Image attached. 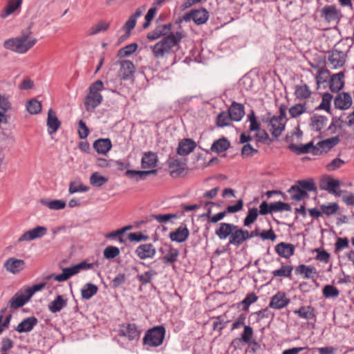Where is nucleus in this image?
Returning a JSON list of instances; mask_svg holds the SVG:
<instances>
[{
	"label": "nucleus",
	"instance_id": "nucleus-13",
	"mask_svg": "<svg viewBox=\"0 0 354 354\" xmlns=\"http://www.w3.org/2000/svg\"><path fill=\"white\" fill-rule=\"evenodd\" d=\"M160 252L162 253V260L166 265H169L175 263L179 256V251L178 249L174 248L171 245H165V248H161Z\"/></svg>",
	"mask_w": 354,
	"mask_h": 354
},
{
	"label": "nucleus",
	"instance_id": "nucleus-56",
	"mask_svg": "<svg viewBox=\"0 0 354 354\" xmlns=\"http://www.w3.org/2000/svg\"><path fill=\"white\" fill-rule=\"evenodd\" d=\"M123 335L127 337L129 340L134 339L138 335V331L136 324H129L123 331Z\"/></svg>",
	"mask_w": 354,
	"mask_h": 354
},
{
	"label": "nucleus",
	"instance_id": "nucleus-55",
	"mask_svg": "<svg viewBox=\"0 0 354 354\" xmlns=\"http://www.w3.org/2000/svg\"><path fill=\"white\" fill-rule=\"evenodd\" d=\"M270 207L272 212H289L291 210V207L288 203H286L281 201L270 203Z\"/></svg>",
	"mask_w": 354,
	"mask_h": 354
},
{
	"label": "nucleus",
	"instance_id": "nucleus-22",
	"mask_svg": "<svg viewBox=\"0 0 354 354\" xmlns=\"http://www.w3.org/2000/svg\"><path fill=\"white\" fill-rule=\"evenodd\" d=\"M274 250L281 257L289 259L294 254L295 248L292 243L281 242L276 245Z\"/></svg>",
	"mask_w": 354,
	"mask_h": 354
},
{
	"label": "nucleus",
	"instance_id": "nucleus-61",
	"mask_svg": "<svg viewBox=\"0 0 354 354\" xmlns=\"http://www.w3.org/2000/svg\"><path fill=\"white\" fill-rule=\"evenodd\" d=\"M315 252L317 253L315 259L321 262L327 263L329 261L330 255L324 250L317 248L315 250Z\"/></svg>",
	"mask_w": 354,
	"mask_h": 354
},
{
	"label": "nucleus",
	"instance_id": "nucleus-26",
	"mask_svg": "<svg viewBox=\"0 0 354 354\" xmlns=\"http://www.w3.org/2000/svg\"><path fill=\"white\" fill-rule=\"evenodd\" d=\"M168 165L171 169L170 175L173 178L180 176L185 171V163L178 159L171 158L169 160Z\"/></svg>",
	"mask_w": 354,
	"mask_h": 354
},
{
	"label": "nucleus",
	"instance_id": "nucleus-5",
	"mask_svg": "<svg viewBox=\"0 0 354 354\" xmlns=\"http://www.w3.org/2000/svg\"><path fill=\"white\" fill-rule=\"evenodd\" d=\"M286 109V105H280L279 115L272 117L268 121V128L275 138L279 137L285 129Z\"/></svg>",
	"mask_w": 354,
	"mask_h": 354
},
{
	"label": "nucleus",
	"instance_id": "nucleus-8",
	"mask_svg": "<svg viewBox=\"0 0 354 354\" xmlns=\"http://www.w3.org/2000/svg\"><path fill=\"white\" fill-rule=\"evenodd\" d=\"M243 201L242 199H239L237 201L236 205H228L225 210L218 214L210 216L211 210L209 209L207 213L206 216L209 217V222L212 223H216L219 221L222 220L227 214V213H236L239 212L243 209Z\"/></svg>",
	"mask_w": 354,
	"mask_h": 354
},
{
	"label": "nucleus",
	"instance_id": "nucleus-48",
	"mask_svg": "<svg viewBox=\"0 0 354 354\" xmlns=\"http://www.w3.org/2000/svg\"><path fill=\"white\" fill-rule=\"evenodd\" d=\"M110 26L109 22L100 21L95 25L91 27L88 31V35H94L102 31L106 30Z\"/></svg>",
	"mask_w": 354,
	"mask_h": 354
},
{
	"label": "nucleus",
	"instance_id": "nucleus-10",
	"mask_svg": "<svg viewBox=\"0 0 354 354\" xmlns=\"http://www.w3.org/2000/svg\"><path fill=\"white\" fill-rule=\"evenodd\" d=\"M3 268L8 272L17 274L25 269L26 263L22 259L10 257L3 263Z\"/></svg>",
	"mask_w": 354,
	"mask_h": 354
},
{
	"label": "nucleus",
	"instance_id": "nucleus-42",
	"mask_svg": "<svg viewBox=\"0 0 354 354\" xmlns=\"http://www.w3.org/2000/svg\"><path fill=\"white\" fill-rule=\"evenodd\" d=\"M97 290L98 288L96 285L91 283H87L81 290L82 297L84 299H90L97 292Z\"/></svg>",
	"mask_w": 354,
	"mask_h": 354
},
{
	"label": "nucleus",
	"instance_id": "nucleus-46",
	"mask_svg": "<svg viewBox=\"0 0 354 354\" xmlns=\"http://www.w3.org/2000/svg\"><path fill=\"white\" fill-rule=\"evenodd\" d=\"M330 76V72L328 70L321 68L318 70L316 75L315 80L317 86V88H319L322 84L328 82V80Z\"/></svg>",
	"mask_w": 354,
	"mask_h": 354
},
{
	"label": "nucleus",
	"instance_id": "nucleus-60",
	"mask_svg": "<svg viewBox=\"0 0 354 354\" xmlns=\"http://www.w3.org/2000/svg\"><path fill=\"white\" fill-rule=\"evenodd\" d=\"M120 249L116 246H107L103 251L104 258L113 259L120 254Z\"/></svg>",
	"mask_w": 354,
	"mask_h": 354
},
{
	"label": "nucleus",
	"instance_id": "nucleus-49",
	"mask_svg": "<svg viewBox=\"0 0 354 354\" xmlns=\"http://www.w3.org/2000/svg\"><path fill=\"white\" fill-rule=\"evenodd\" d=\"M138 48V44L133 43L125 46L118 51V57L124 58L133 54Z\"/></svg>",
	"mask_w": 354,
	"mask_h": 354
},
{
	"label": "nucleus",
	"instance_id": "nucleus-23",
	"mask_svg": "<svg viewBox=\"0 0 354 354\" xmlns=\"http://www.w3.org/2000/svg\"><path fill=\"white\" fill-rule=\"evenodd\" d=\"M46 124L48 127V133L50 135L56 133L61 127V122L57 117L56 113L51 109L48 111Z\"/></svg>",
	"mask_w": 354,
	"mask_h": 354
},
{
	"label": "nucleus",
	"instance_id": "nucleus-28",
	"mask_svg": "<svg viewBox=\"0 0 354 354\" xmlns=\"http://www.w3.org/2000/svg\"><path fill=\"white\" fill-rule=\"evenodd\" d=\"M37 323L38 320L35 317H28L21 322L15 330L19 333H28L33 329Z\"/></svg>",
	"mask_w": 354,
	"mask_h": 354
},
{
	"label": "nucleus",
	"instance_id": "nucleus-24",
	"mask_svg": "<svg viewBox=\"0 0 354 354\" xmlns=\"http://www.w3.org/2000/svg\"><path fill=\"white\" fill-rule=\"evenodd\" d=\"M189 236V231L185 225H180L174 231L169 233V238L177 243L185 242Z\"/></svg>",
	"mask_w": 354,
	"mask_h": 354
},
{
	"label": "nucleus",
	"instance_id": "nucleus-9",
	"mask_svg": "<svg viewBox=\"0 0 354 354\" xmlns=\"http://www.w3.org/2000/svg\"><path fill=\"white\" fill-rule=\"evenodd\" d=\"M146 10V7L143 6L142 8H138L135 13L131 15L124 25L122 27V29L125 32V35L120 38V40L124 41L126 39H127L130 35L131 31L135 28L137 22L138 18H139L143 13V12Z\"/></svg>",
	"mask_w": 354,
	"mask_h": 354
},
{
	"label": "nucleus",
	"instance_id": "nucleus-50",
	"mask_svg": "<svg viewBox=\"0 0 354 354\" xmlns=\"http://www.w3.org/2000/svg\"><path fill=\"white\" fill-rule=\"evenodd\" d=\"M320 209L322 212V215L331 216L335 214L339 210V205L337 203H330L328 205H322Z\"/></svg>",
	"mask_w": 354,
	"mask_h": 354
},
{
	"label": "nucleus",
	"instance_id": "nucleus-44",
	"mask_svg": "<svg viewBox=\"0 0 354 354\" xmlns=\"http://www.w3.org/2000/svg\"><path fill=\"white\" fill-rule=\"evenodd\" d=\"M327 118L322 115H314L311 118L312 129L316 131H319L326 126Z\"/></svg>",
	"mask_w": 354,
	"mask_h": 354
},
{
	"label": "nucleus",
	"instance_id": "nucleus-57",
	"mask_svg": "<svg viewBox=\"0 0 354 354\" xmlns=\"http://www.w3.org/2000/svg\"><path fill=\"white\" fill-rule=\"evenodd\" d=\"M26 109L30 114H37L41 111V105L39 101L33 99L28 102Z\"/></svg>",
	"mask_w": 354,
	"mask_h": 354
},
{
	"label": "nucleus",
	"instance_id": "nucleus-34",
	"mask_svg": "<svg viewBox=\"0 0 354 354\" xmlns=\"http://www.w3.org/2000/svg\"><path fill=\"white\" fill-rule=\"evenodd\" d=\"M158 162V156L153 152H147L145 153L142 161L141 165L143 169H151L156 167Z\"/></svg>",
	"mask_w": 354,
	"mask_h": 354
},
{
	"label": "nucleus",
	"instance_id": "nucleus-20",
	"mask_svg": "<svg viewBox=\"0 0 354 354\" xmlns=\"http://www.w3.org/2000/svg\"><path fill=\"white\" fill-rule=\"evenodd\" d=\"M30 300L27 293L24 292V289L18 291L9 301V306L12 309H17L22 307Z\"/></svg>",
	"mask_w": 354,
	"mask_h": 354
},
{
	"label": "nucleus",
	"instance_id": "nucleus-3",
	"mask_svg": "<svg viewBox=\"0 0 354 354\" xmlns=\"http://www.w3.org/2000/svg\"><path fill=\"white\" fill-rule=\"evenodd\" d=\"M103 89L104 84L101 80H97L90 85L84 102L86 111H93L102 103L103 97L100 92Z\"/></svg>",
	"mask_w": 354,
	"mask_h": 354
},
{
	"label": "nucleus",
	"instance_id": "nucleus-19",
	"mask_svg": "<svg viewBox=\"0 0 354 354\" xmlns=\"http://www.w3.org/2000/svg\"><path fill=\"white\" fill-rule=\"evenodd\" d=\"M248 230L239 228L236 225V229L233 230L231 236L229 238V244L240 246L247 240Z\"/></svg>",
	"mask_w": 354,
	"mask_h": 354
},
{
	"label": "nucleus",
	"instance_id": "nucleus-30",
	"mask_svg": "<svg viewBox=\"0 0 354 354\" xmlns=\"http://www.w3.org/2000/svg\"><path fill=\"white\" fill-rule=\"evenodd\" d=\"M344 73L339 72L331 76L329 88L332 92L337 93L339 91L344 85Z\"/></svg>",
	"mask_w": 354,
	"mask_h": 354
},
{
	"label": "nucleus",
	"instance_id": "nucleus-52",
	"mask_svg": "<svg viewBox=\"0 0 354 354\" xmlns=\"http://www.w3.org/2000/svg\"><path fill=\"white\" fill-rule=\"evenodd\" d=\"M306 104H297L289 109V114L293 118H297L306 112Z\"/></svg>",
	"mask_w": 354,
	"mask_h": 354
},
{
	"label": "nucleus",
	"instance_id": "nucleus-1",
	"mask_svg": "<svg viewBox=\"0 0 354 354\" xmlns=\"http://www.w3.org/2000/svg\"><path fill=\"white\" fill-rule=\"evenodd\" d=\"M171 26L172 25L170 23L159 25L147 35V39L151 41L164 37L161 40L151 46L153 55L158 59L165 58L175 53L176 50L180 49V42L185 37V34L183 31L172 32L171 31Z\"/></svg>",
	"mask_w": 354,
	"mask_h": 354
},
{
	"label": "nucleus",
	"instance_id": "nucleus-7",
	"mask_svg": "<svg viewBox=\"0 0 354 354\" xmlns=\"http://www.w3.org/2000/svg\"><path fill=\"white\" fill-rule=\"evenodd\" d=\"M320 16L329 24H337L342 17V14L335 6L327 5L321 9Z\"/></svg>",
	"mask_w": 354,
	"mask_h": 354
},
{
	"label": "nucleus",
	"instance_id": "nucleus-14",
	"mask_svg": "<svg viewBox=\"0 0 354 354\" xmlns=\"http://www.w3.org/2000/svg\"><path fill=\"white\" fill-rule=\"evenodd\" d=\"M120 65L119 77L124 80H129L135 73V66L129 60H121L118 62Z\"/></svg>",
	"mask_w": 354,
	"mask_h": 354
},
{
	"label": "nucleus",
	"instance_id": "nucleus-54",
	"mask_svg": "<svg viewBox=\"0 0 354 354\" xmlns=\"http://www.w3.org/2000/svg\"><path fill=\"white\" fill-rule=\"evenodd\" d=\"M339 295L338 289L332 285H326L323 288V295L326 298H336Z\"/></svg>",
	"mask_w": 354,
	"mask_h": 354
},
{
	"label": "nucleus",
	"instance_id": "nucleus-41",
	"mask_svg": "<svg viewBox=\"0 0 354 354\" xmlns=\"http://www.w3.org/2000/svg\"><path fill=\"white\" fill-rule=\"evenodd\" d=\"M230 143L225 138H221L214 141L211 147V150L216 153H221L227 150Z\"/></svg>",
	"mask_w": 354,
	"mask_h": 354
},
{
	"label": "nucleus",
	"instance_id": "nucleus-62",
	"mask_svg": "<svg viewBox=\"0 0 354 354\" xmlns=\"http://www.w3.org/2000/svg\"><path fill=\"white\" fill-rule=\"evenodd\" d=\"M46 286V283H40L35 284L32 287H27L24 288V292L27 293L28 297L30 299L32 296L37 291L42 290Z\"/></svg>",
	"mask_w": 354,
	"mask_h": 354
},
{
	"label": "nucleus",
	"instance_id": "nucleus-45",
	"mask_svg": "<svg viewBox=\"0 0 354 354\" xmlns=\"http://www.w3.org/2000/svg\"><path fill=\"white\" fill-rule=\"evenodd\" d=\"M41 204L47 207L50 209L59 210L65 208L66 204V202L62 200H51V201H41Z\"/></svg>",
	"mask_w": 354,
	"mask_h": 354
},
{
	"label": "nucleus",
	"instance_id": "nucleus-39",
	"mask_svg": "<svg viewBox=\"0 0 354 354\" xmlns=\"http://www.w3.org/2000/svg\"><path fill=\"white\" fill-rule=\"evenodd\" d=\"M288 192L290 194L291 198L296 201L308 197V193L297 185L291 186Z\"/></svg>",
	"mask_w": 354,
	"mask_h": 354
},
{
	"label": "nucleus",
	"instance_id": "nucleus-63",
	"mask_svg": "<svg viewBox=\"0 0 354 354\" xmlns=\"http://www.w3.org/2000/svg\"><path fill=\"white\" fill-rule=\"evenodd\" d=\"M303 190L307 192H311L316 189L315 184L313 180H299L297 185Z\"/></svg>",
	"mask_w": 354,
	"mask_h": 354
},
{
	"label": "nucleus",
	"instance_id": "nucleus-43",
	"mask_svg": "<svg viewBox=\"0 0 354 354\" xmlns=\"http://www.w3.org/2000/svg\"><path fill=\"white\" fill-rule=\"evenodd\" d=\"M66 305V300L62 295H58L55 300L48 305L50 311L53 313L59 312Z\"/></svg>",
	"mask_w": 354,
	"mask_h": 354
},
{
	"label": "nucleus",
	"instance_id": "nucleus-6",
	"mask_svg": "<svg viewBox=\"0 0 354 354\" xmlns=\"http://www.w3.org/2000/svg\"><path fill=\"white\" fill-rule=\"evenodd\" d=\"M95 265V263H87L86 261H83L73 266L63 268L62 274L57 275H52L51 277L57 281H64L72 276L79 273L82 270H87L93 268Z\"/></svg>",
	"mask_w": 354,
	"mask_h": 354
},
{
	"label": "nucleus",
	"instance_id": "nucleus-64",
	"mask_svg": "<svg viewBox=\"0 0 354 354\" xmlns=\"http://www.w3.org/2000/svg\"><path fill=\"white\" fill-rule=\"evenodd\" d=\"M12 109V104L9 97L0 95V110L5 112Z\"/></svg>",
	"mask_w": 354,
	"mask_h": 354
},
{
	"label": "nucleus",
	"instance_id": "nucleus-27",
	"mask_svg": "<svg viewBox=\"0 0 354 354\" xmlns=\"http://www.w3.org/2000/svg\"><path fill=\"white\" fill-rule=\"evenodd\" d=\"M236 229V225L227 223H221L218 227L216 230V235L221 240L230 237L233 230Z\"/></svg>",
	"mask_w": 354,
	"mask_h": 354
},
{
	"label": "nucleus",
	"instance_id": "nucleus-51",
	"mask_svg": "<svg viewBox=\"0 0 354 354\" xmlns=\"http://www.w3.org/2000/svg\"><path fill=\"white\" fill-rule=\"evenodd\" d=\"M88 190V187L84 185L81 182L73 181L69 184L68 192L71 194L77 192H86Z\"/></svg>",
	"mask_w": 354,
	"mask_h": 354
},
{
	"label": "nucleus",
	"instance_id": "nucleus-12",
	"mask_svg": "<svg viewBox=\"0 0 354 354\" xmlns=\"http://www.w3.org/2000/svg\"><path fill=\"white\" fill-rule=\"evenodd\" d=\"M290 301L286 292L279 291L271 297L268 306L274 310H280L286 307Z\"/></svg>",
	"mask_w": 354,
	"mask_h": 354
},
{
	"label": "nucleus",
	"instance_id": "nucleus-16",
	"mask_svg": "<svg viewBox=\"0 0 354 354\" xmlns=\"http://www.w3.org/2000/svg\"><path fill=\"white\" fill-rule=\"evenodd\" d=\"M288 148L298 155L305 153H312L315 156L319 155V152H317V149H315L313 142H310L305 145L291 144L289 145Z\"/></svg>",
	"mask_w": 354,
	"mask_h": 354
},
{
	"label": "nucleus",
	"instance_id": "nucleus-4",
	"mask_svg": "<svg viewBox=\"0 0 354 354\" xmlns=\"http://www.w3.org/2000/svg\"><path fill=\"white\" fill-rule=\"evenodd\" d=\"M166 334L163 326H156L147 330L142 338V344L147 350L156 348L162 344Z\"/></svg>",
	"mask_w": 354,
	"mask_h": 354
},
{
	"label": "nucleus",
	"instance_id": "nucleus-31",
	"mask_svg": "<svg viewBox=\"0 0 354 354\" xmlns=\"http://www.w3.org/2000/svg\"><path fill=\"white\" fill-rule=\"evenodd\" d=\"M339 142L337 137L328 138L321 142H319L317 145H315V149H317L319 155L326 153L335 146Z\"/></svg>",
	"mask_w": 354,
	"mask_h": 354
},
{
	"label": "nucleus",
	"instance_id": "nucleus-35",
	"mask_svg": "<svg viewBox=\"0 0 354 354\" xmlns=\"http://www.w3.org/2000/svg\"><path fill=\"white\" fill-rule=\"evenodd\" d=\"M22 0H9L6 7L1 11L0 17L6 19L17 10L21 5Z\"/></svg>",
	"mask_w": 354,
	"mask_h": 354
},
{
	"label": "nucleus",
	"instance_id": "nucleus-29",
	"mask_svg": "<svg viewBox=\"0 0 354 354\" xmlns=\"http://www.w3.org/2000/svg\"><path fill=\"white\" fill-rule=\"evenodd\" d=\"M232 121L239 122L245 115L244 106L241 104L234 102L228 109Z\"/></svg>",
	"mask_w": 354,
	"mask_h": 354
},
{
	"label": "nucleus",
	"instance_id": "nucleus-47",
	"mask_svg": "<svg viewBox=\"0 0 354 354\" xmlns=\"http://www.w3.org/2000/svg\"><path fill=\"white\" fill-rule=\"evenodd\" d=\"M108 182V178L100 175L98 172L93 173L89 179L90 184L93 187H100Z\"/></svg>",
	"mask_w": 354,
	"mask_h": 354
},
{
	"label": "nucleus",
	"instance_id": "nucleus-25",
	"mask_svg": "<svg viewBox=\"0 0 354 354\" xmlns=\"http://www.w3.org/2000/svg\"><path fill=\"white\" fill-rule=\"evenodd\" d=\"M93 147L97 153L106 155L112 148L111 141L109 138H99L93 142Z\"/></svg>",
	"mask_w": 354,
	"mask_h": 354
},
{
	"label": "nucleus",
	"instance_id": "nucleus-40",
	"mask_svg": "<svg viewBox=\"0 0 354 354\" xmlns=\"http://www.w3.org/2000/svg\"><path fill=\"white\" fill-rule=\"evenodd\" d=\"M293 270V266L290 265L281 264L279 269L273 270L272 274L274 277L290 278Z\"/></svg>",
	"mask_w": 354,
	"mask_h": 354
},
{
	"label": "nucleus",
	"instance_id": "nucleus-38",
	"mask_svg": "<svg viewBox=\"0 0 354 354\" xmlns=\"http://www.w3.org/2000/svg\"><path fill=\"white\" fill-rule=\"evenodd\" d=\"M294 313L306 319H311L315 317L314 308L310 306H301L299 309L295 310Z\"/></svg>",
	"mask_w": 354,
	"mask_h": 354
},
{
	"label": "nucleus",
	"instance_id": "nucleus-59",
	"mask_svg": "<svg viewBox=\"0 0 354 354\" xmlns=\"http://www.w3.org/2000/svg\"><path fill=\"white\" fill-rule=\"evenodd\" d=\"M333 99V95L328 93H325L322 95V102L318 106L319 109L325 110L327 112L330 111V102Z\"/></svg>",
	"mask_w": 354,
	"mask_h": 354
},
{
	"label": "nucleus",
	"instance_id": "nucleus-58",
	"mask_svg": "<svg viewBox=\"0 0 354 354\" xmlns=\"http://www.w3.org/2000/svg\"><path fill=\"white\" fill-rule=\"evenodd\" d=\"M259 212L257 208H252L248 210V214L244 219L243 224L245 226H250L257 218Z\"/></svg>",
	"mask_w": 354,
	"mask_h": 354
},
{
	"label": "nucleus",
	"instance_id": "nucleus-21",
	"mask_svg": "<svg viewBox=\"0 0 354 354\" xmlns=\"http://www.w3.org/2000/svg\"><path fill=\"white\" fill-rule=\"evenodd\" d=\"M334 104L336 109L346 110L352 105V97L347 93H339L335 98Z\"/></svg>",
	"mask_w": 354,
	"mask_h": 354
},
{
	"label": "nucleus",
	"instance_id": "nucleus-36",
	"mask_svg": "<svg viewBox=\"0 0 354 354\" xmlns=\"http://www.w3.org/2000/svg\"><path fill=\"white\" fill-rule=\"evenodd\" d=\"M156 169H151L149 171H137L129 169L126 171V176L131 178L135 179L136 181L145 180L146 177L150 174H156Z\"/></svg>",
	"mask_w": 354,
	"mask_h": 354
},
{
	"label": "nucleus",
	"instance_id": "nucleus-53",
	"mask_svg": "<svg viewBox=\"0 0 354 354\" xmlns=\"http://www.w3.org/2000/svg\"><path fill=\"white\" fill-rule=\"evenodd\" d=\"M230 121H232V119L228 111L220 113L216 118V124L220 127L228 126Z\"/></svg>",
	"mask_w": 354,
	"mask_h": 354
},
{
	"label": "nucleus",
	"instance_id": "nucleus-2",
	"mask_svg": "<svg viewBox=\"0 0 354 354\" xmlns=\"http://www.w3.org/2000/svg\"><path fill=\"white\" fill-rule=\"evenodd\" d=\"M37 39L32 37L30 29L21 31V34L15 37L6 39L3 47L18 54H25L30 50L37 42Z\"/></svg>",
	"mask_w": 354,
	"mask_h": 354
},
{
	"label": "nucleus",
	"instance_id": "nucleus-15",
	"mask_svg": "<svg viewBox=\"0 0 354 354\" xmlns=\"http://www.w3.org/2000/svg\"><path fill=\"white\" fill-rule=\"evenodd\" d=\"M135 253L142 260L152 259L156 254V250L152 243L140 245L136 249Z\"/></svg>",
	"mask_w": 354,
	"mask_h": 354
},
{
	"label": "nucleus",
	"instance_id": "nucleus-11",
	"mask_svg": "<svg viewBox=\"0 0 354 354\" xmlns=\"http://www.w3.org/2000/svg\"><path fill=\"white\" fill-rule=\"evenodd\" d=\"M47 234V228L44 226H37L22 234L19 239V242L31 241L36 239H40Z\"/></svg>",
	"mask_w": 354,
	"mask_h": 354
},
{
	"label": "nucleus",
	"instance_id": "nucleus-32",
	"mask_svg": "<svg viewBox=\"0 0 354 354\" xmlns=\"http://www.w3.org/2000/svg\"><path fill=\"white\" fill-rule=\"evenodd\" d=\"M296 274H304L305 279H314L317 275V270L313 266H309L304 264L298 266L295 269Z\"/></svg>",
	"mask_w": 354,
	"mask_h": 354
},
{
	"label": "nucleus",
	"instance_id": "nucleus-33",
	"mask_svg": "<svg viewBox=\"0 0 354 354\" xmlns=\"http://www.w3.org/2000/svg\"><path fill=\"white\" fill-rule=\"evenodd\" d=\"M196 144L191 139H185L180 142L177 153L180 156H186L190 153L196 148Z\"/></svg>",
	"mask_w": 354,
	"mask_h": 354
},
{
	"label": "nucleus",
	"instance_id": "nucleus-18",
	"mask_svg": "<svg viewBox=\"0 0 354 354\" xmlns=\"http://www.w3.org/2000/svg\"><path fill=\"white\" fill-rule=\"evenodd\" d=\"M208 18L209 13L204 8L193 10L187 14L184 17L186 21L192 19L196 24L198 25L205 23Z\"/></svg>",
	"mask_w": 354,
	"mask_h": 354
},
{
	"label": "nucleus",
	"instance_id": "nucleus-17",
	"mask_svg": "<svg viewBox=\"0 0 354 354\" xmlns=\"http://www.w3.org/2000/svg\"><path fill=\"white\" fill-rule=\"evenodd\" d=\"M346 62V54L336 49L333 50L328 57V62L333 69L342 67Z\"/></svg>",
	"mask_w": 354,
	"mask_h": 354
},
{
	"label": "nucleus",
	"instance_id": "nucleus-37",
	"mask_svg": "<svg viewBox=\"0 0 354 354\" xmlns=\"http://www.w3.org/2000/svg\"><path fill=\"white\" fill-rule=\"evenodd\" d=\"M311 91L306 84H299L295 86L294 94L299 100H306L310 97Z\"/></svg>",
	"mask_w": 354,
	"mask_h": 354
}]
</instances>
